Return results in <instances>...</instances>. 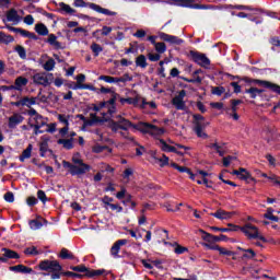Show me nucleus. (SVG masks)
<instances>
[{
	"label": "nucleus",
	"mask_w": 280,
	"mask_h": 280,
	"mask_svg": "<svg viewBox=\"0 0 280 280\" xmlns=\"http://www.w3.org/2000/svg\"><path fill=\"white\" fill-rule=\"evenodd\" d=\"M233 161H235V156H226V158H223V165L224 167H229L231 165V163H233Z\"/></svg>",
	"instance_id": "nucleus-58"
},
{
	"label": "nucleus",
	"mask_w": 280,
	"mask_h": 280,
	"mask_svg": "<svg viewBox=\"0 0 280 280\" xmlns=\"http://www.w3.org/2000/svg\"><path fill=\"white\" fill-rule=\"evenodd\" d=\"M190 56L194 62H196L200 67H209L211 65V60H209V58L205 54L191 50Z\"/></svg>",
	"instance_id": "nucleus-13"
},
{
	"label": "nucleus",
	"mask_w": 280,
	"mask_h": 280,
	"mask_svg": "<svg viewBox=\"0 0 280 280\" xmlns=\"http://www.w3.org/2000/svg\"><path fill=\"white\" fill-rule=\"evenodd\" d=\"M4 200L5 202H14V194L12 191L4 194Z\"/></svg>",
	"instance_id": "nucleus-62"
},
{
	"label": "nucleus",
	"mask_w": 280,
	"mask_h": 280,
	"mask_svg": "<svg viewBox=\"0 0 280 280\" xmlns=\"http://www.w3.org/2000/svg\"><path fill=\"white\" fill-rule=\"evenodd\" d=\"M37 198L42 200V202H47V195L43 190L37 191Z\"/></svg>",
	"instance_id": "nucleus-63"
},
{
	"label": "nucleus",
	"mask_w": 280,
	"mask_h": 280,
	"mask_svg": "<svg viewBox=\"0 0 280 280\" xmlns=\"http://www.w3.org/2000/svg\"><path fill=\"white\" fill-rule=\"evenodd\" d=\"M3 257L5 259H19V254L12 249L9 248H2Z\"/></svg>",
	"instance_id": "nucleus-29"
},
{
	"label": "nucleus",
	"mask_w": 280,
	"mask_h": 280,
	"mask_svg": "<svg viewBox=\"0 0 280 280\" xmlns=\"http://www.w3.org/2000/svg\"><path fill=\"white\" fill-rule=\"evenodd\" d=\"M210 215H212V218H217V220H231V218L235 215V212L219 209L215 212L210 213Z\"/></svg>",
	"instance_id": "nucleus-16"
},
{
	"label": "nucleus",
	"mask_w": 280,
	"mask_h": 280,
	"mask_svg": "<svg viewBox=\"0 0 280 280\" xmlns=\"http://www.w3.org/2000/svg\"><path fill=\"white\" fill-rule=\"evenodd\" d=\"M25 118L23 115L15 113L11 117H9V128H15L19 126V124H23V120Z\"/></svg>",
	"instance_id": "nucleus-19"
},
{
	"label": "nucleus",
	"mask_w": 280,
	"mask_h": 280,
	"mask_svg": "<svg viewBox=\"0 0 280 280\" xmlns=\"http://www.w3.org/2000/svg\"><path fill=\"white\" fill-rule=\"evenodd\" d=\"M8 28L11 32H16L18 34H21V36H24V38H36V35L34 33H30V31L23 30V28H15L12 26H8Z\"/></svg>",
	"instance_id": "nucleus-24"
},
{
	"label": "nucleus",
	"mask_w": 280,
	"mask_h": 280,
	"mask_svg": "<svg viewBox=\"0 0 280 280\" xmlns=\"http://www.w3.org/2000/svg\"><path fill=\"white\" fill-rule=\"evenodd\" d=\"M36 102H38V98L26 96L22 98V106H27V108H32V106L36 105Z\"/></svg>",
	"instance_id": "nucleus-30"
},
{
	"label": "nucleus",
	"mask_w": 280,
	"mask_h": 280,
	"mask_svg": "<svg viewBox=\"0 0 280 280\" xmlns=\"http://www.w3.org/2000/svg\"><path fill=\"white\" fill-rule=\"evenodd\" d=\"M33 82L42 86H49L54 82V73H36L33 75Z\"/></svg>",
	"instance_id": "nucleus-12"
},
{
	"label": "nucleus",
	"mask_w": 280,
	"mask_h": 280,
	"mask_svg": "<svg viewBox=\"0 0 280 280\" xmlns=\"http://www.w3.org/2000/svg\"><path fill=\"white\" fill-rule=\"evenodd\" d=\"M219 252V255H224L226 257H231L233 255V252L224 248V247H220L217 249Z\"/></svg>",
	"instance_id": "nucleus-55"
},
{
	"label": "nucleus",
	"mask_w": 280,
	"mask_h": 280,
	"mask_svg": "<svg viewBox=\"0 0 280 280\" xmlns=\"http://www.w3.org/2000/svg\"><path fill=\"white\" fill-rule=\"evenodd\" d=\"M126 244H128V240L126 238L116 241L110 248V255L115 258L119 257V250H121V246H126Z\"/></svg>",
	"instance_id": "nucleus-18"
},
{
	"label": "nucleus",
	"mask_w": 280,
	"mask_h": 280,
	"mask_svg": "<svg viewBox=\"0 0 280 280\" xmlns=\"http://www.w3.org/2000/svg\"><path fill=\"white\" fill-rule=\"evenodd\" d=\"M14 42V37H12L11 35H7L3 32H0V43H4L5 45H8V43H13Z\"/></svg>",
	"instance_id": "nucleus-42"
},
{
	"label": "nucleus",
	"mask_w": 280,
	"mask_h": 280,
	"mask_svg": "<svg viewBox=\"0 0 280 280\" xmlns=\"http://www.w3.org/2000/svg\"><path fill=\"white\" fill-rule=\"evenodd\" d=\"M158 145L159 148H161L162 152H174L179 156H183V154H185V151L189 150L188 147L182 144L170 145L167 144V142H165V140H159Z\"/></svg>",
	"instance_id": "nucleus-7"
},
{
	"label": "nucleus",
	"mask_w": 280,
	"mask_h": 280,
	"mask_svg": "<svg viewBox=\"0 0 280 280\" xmlns=\"http://www.w3.org/2000/svg\"><path fill=\"white\" fill-rule=\"evenodd\" d=\"M27 115L30 116L28 124L31 127L43 128V126H47L48 119L38 114L36 109L31 108Z\"/></svg>",
	"instance_id": "nucleus-6"
},
{
	"label": "nucleus",
	"mask_w": 280,
	"mask_h": 280,
	"mask_svg": "<svg viewBox=\"0 0 280 280\" xmlns=\"http://www.w3.org/2000/svg\"><path fill=\"white\" fill-rule=\"evenodd\" d=\"M98 80H103V82H107V84H117V78L109 75H101Z\"/></svg>",
	"instance_id": "nucleus-44"
},
{
	"label": "nucleus",
	"mask_w": 280,
	"mask_h": 280,
	"mask_svg": "<svg viewBox=\"0 0 280 280\" xmlns=\"http://www.w3.org/2000/svg\"><path fill=\"white\" fill-rule=\"evenodd\" d=\"M91 50L93 51L94 56H100V54L104 51V48H102L100 44L93 43L91 45Z\"/></svg>",
	"instance_id": "nucleus-47"
},
{
	"label": "nucleus",
	"mask_w": 280,
	"mask_h": 280,
	"mask_svg": "<svg viewBox=\"0 0 280 280\" xmlns=\"http://www.w3.org/2000/svg\"><path fill=\"white\" fill-rule=\"evenodd\" d=\"M30 83V80L27 78L24 77H18L15 79V91H23L24 86H27V84Z\"/></svg>",
	"instance_id": "nucleus-22"
},
{
	"label": "nucleus",
	"mask_w": 280,
	"mask_h": 280,
	"mask_svg": "<svg viewBox=\"0 0 280 280\" xmlns=\"http://www.w3.org/2000/svg\"><path fill=\"white\" fill-rule=\"evenodd\" d=\"M198 177L203 180V185H207V176H209V173L205 171H197Z\"/></svg>",
	"instance_id": "nucleus-60"
},
{
	"label": "nucleus",
	"mask_w": 280,
	"mask_h": 280,
	"mask_svg": "<svg viewBox=\"0 0 280 280\" xmlns=\"http://www.w3.org/2000/svg\"><path fill=\"white\" fill-rule=\"evenodd\" d=\"M199 233L202 234L201 238L205 242H223L224 240H226V235H224V234H221L220 236H215V235L205 232V230H199Z\"/></svg>",
	"instance_id": "nucleus-15"
},
{
	"label": "nucleus",
	"mask_w": 280,
	"mask_h": 280,
	"mask_svg": "<svg viewBox=\"0 0 280 280\" xmlns=\"http://www.w3.org/2000/svg\"><path fill=\"white\" fill-rule=\"evenodd\" d=\"M245 93H248L250 95L252 100H255V97H257V95H261V93H264V90H260L257 88H250V89L246 90Z\"/></svg>",
	"instance_id": "nucleus-35"
},
{
	"label": "nucleus",
	"mask_w": 280,
	"mask_h": 280,
	"mask_svg": "<svg viewBox=\"0 0 280 280\" xmlns=\"http://www.w3.org/2000/svg\"><path fill=\"white\" fill-rule=\"evenodd\" d=\"M45 126H46L45 132H50V133L56 132V122H52V124H47L46 122Z\"/></svg>",
	"instance_id": "nucleus-61"
},
{
	"label": "nucleus",
	"mask_w": 280,
	"mask_h": 280,
	"mask_svg": "<svg viewBox=\"0 0 280 280\" xmlns=\"http://www.w3.org/2000/svg\"><path fill=\"white\" fill-rule=\"evenodd\" d=\"M121 82L122 84H126V82H132V75L125 73L119 78H116V84H119Z\"/></svg>",
	"instance_id": "nucleus-41"
},
{
	"label": "nucleus",
	"mask_w": 280,
	"mask_h": 280,
	"mask_svg": "<svg viewBox=\"0 0 280 280\" xmlns=\"http://www.w3.org/2000/svg\"><path fill=\"white\" fill-rule=\"evenodd\" d=\"M62 275H63V277H71L72 279H82V277H84L80 273H75V272H72V271H66Z\"/></svg>",
	"instance_id": "nucleus-54"
},
{
	"label": "nucleus",
	"mask_w": 280,
	"mask_h": 280,
	"mask_svg": "<svg viewBox=\"0 0 280 280\" xmlns=\"http://www.w3.org/2000/svg\"><path fill=\"white\" fill-rule=\"evenodd\" d=\"M58 120L60 121V124H63L65 126H69V116L59 114Z\"/></svg>",
	"instance_id": "nucleus-57"
},
{
	"label": "nucleus",
	"mask_w": 280,
	"mask_h": 280,
	"mask_svg": "<svg viewBox=\"0 0 280 280\" xmlns=\"http://www.w3.org/2000/svg\"><path fill=\"white\" fill-rule=\"evenodd\" d=\"M258 84L265 86V89H271L275 93H279L280 95V86L268 81H257Z\"/></svg>",
	"instance_id": "nucleus-28"
},
{
	"label": "nucleus",
	"mask_w": 280,
	"mask_h": 280,
	"mask_svg": "<svg viewBox=\"0 0 280 280\" xmlns=\"http://www.w3.org/2000/svg\"><path fill=\"white\" fill-rule=\"evenodd\" d=\"M72 162L74 163V165H82L84 164L82 162V158H80V153H75L73 156H72Z\"/></svg>",
	"instance_id": "nucleus-59"
},
{
	"label": "nucleus",
	"mask_w": 280,
	"mask_h": 280,
	"mask_svg": "<svg viewBox=\"0 0 280 280\" xmlns=\"http://www.w3.org/2000/svg\"><path fill=\"white\" fill-rule=\"evenodd\" d=\"M60 10L62 12H65L66 14H73L75 11L73 8H71V5L65 3V2H60L59 3Z\"/></svg>",
	"instance_id": "nucleus-38"
},
{
	"label": "nucleus",
	"mask_w": 280,
	"mask_h": 280,
	"mask_svg": "<svg viewBox=\"0 0 280 280\" xmlns=\"http://www.w3.org/2000/svg\"><path fill=\"white\" fill-rule=\"evenodd\" d=\"M104 272H106V270L104 269H96V270H91L88 269V273L84 275V277H101V275H104Z\"/></svg>",
	"instance_id": "nucleus-36"
},
{
	"label": "nucleus",
	"mask_w": 280,
	"mask_h": 280,
	"mask_svg": "<svg viewBox=\"0 0 280 280\" xmlns=\"http://www.w3.org/2000/svg\"><path fill=\"white\" fill-rule=\"evenodd\" d=\"M117 100V95H115L108 102L100 103L98 105L92 104L90 105V110H94L96 114H90V120L85 122L86 126H93V124H97L100 121H108L110 119V115L115 113V101Z\"/></svg>",
	"instance_id": "nucleus-1"
},
{
	"label": "nucleus",
	"mask_w": 280,
	"mask_h": 280,
	"mask_svg": "<svg viewBox=\"0 0 280 280\" xmlns=\"http://www.w3.org/2000/svg\"><path fill=\"white\" fill-rule=\"evenodd\" d=\"M39 269L47 272H61L62 266L57 260H44L39 262Z\"/></svg>",
	"instance_id": "nucleus-11"
},
{
	"label": "nucleus",
	"mask_w": 280,
	"mask_h": 280,
	"mask_svg": "<svg viewBox=\"0 0 280 280\" xmlns=\"http://www.w3.org/2000/svg\"><path fill=\"white\" fill-rule=\"evenodd\" d=\"M160 37L162 38V40H165L166 43H172L173 45H180V43H183V39L173 35H167L165 33H161Z\"/></svg>",
	"instance_id": "nucleus-21"
},
{
	"label": "nucleus",
	"mask_w": 280,
	"mask_h": 280,
	"mask_svg": "<svg viewBox=\"0 0 280 280\" xmlns=\"http://www.w3.org/2000/svg\"><path fill=\"white\" fill-rule=\"evenodd\" d=\"M120 104H130L132 106H139V97L120 98Z\"/></svg>",
	"instance_id": "nucleus-34"
},
{
	"label": "nucleus",
	"mask_w": 280,
	"mask_h": 280,
	"mask_svg": "<svg viewBox=\"0 0 280 280\" xmlns=\"http://www.w3.org/2000/svg\"><path fill=\"white\" fill-rule=\"evenodd\" d=\"M33 148L34 147L32 144H28V147L22 152V154L19 156V161H21V163H25V160L32 156Z\"/></svg>",
	"instance_id": "nucleus-27"
},
{
	"label": "nucleus",
	"mask_w": 280,
	"mask_h": 280,
	"mask_svg": "<svg viewBox=\"0 0 280 280\" xmlns=\"http://www.w3.org/2000/svg\"><path fill=\"white\" fill-rule=\"evenodd\" d=\"M166 3L179 8H190L191 10H211V5L198 4L196 0H167Z\"/></svg>",
	"instance_id": "nucleus-4"
},
{
	"label": "nucleus",
	"mask_w": 280,
	"mask_h": 280,
	"mask_svg": "<svg viewBox=\"0 0 280 280\" xmlns=\"http://www.w3.org/2000/svg\"><path fill=\"white\" fill-rule=\"evenodd\" d=\"M15 51L19 54L20 58H22V60H25V58H27V52L25 51V48L23 46H18L15 48Z\"/></svg>",
	"instance_id": "nucleus-51"
},
{
	"label": "nucleus",
	"mask_w": 280,
	"mask_h": 280,
	"mask_svg": "<svg viewBox=\"0 0 280 280\" xmlns=\"http://www.w3.org/2000/svg\"><path fill=\"white\" fill-rule=\"evenodd\" d=\"M73 5L74 8H90V10H94V12H98V14H105V16H117V12L104 9L93 2L86 3L84 0H74Z\"/></svg>",
	"instance_id": "nucleus-2"
},
{
	"label": "nucleus",
	"mask_w": 280,
	"mask_h": 280,
	"mask_svg": "<svg viewBox=\"0 0 280 280\" xmlns=\"http://www.w3.org/2000/svg\"><path fill=\"white\" fill-rule=\"evenodd\" d=\"M243 250V257L245 258V259H253L254 257H255V250H253V249H242Z\"/></svg>",
	"instance_id": "nucleus-53"
},
{
	"label": "nucleus",
	"mask_w": 280,
	"mask_h": 280,
	"mask_svg": "<svg viewBox=\"0 0 280 280\" xmlns=\"http://www.w3.org/2000/svg\"><path fill=\"white\" fill-rule=\"evenodd\" d=\"M137 67H141V69H145L148 67V61L143 55H140L136 59Z\"/></svg>",
	"instance_id": "nucleus-37"
},
{
	"label": "nucleus",
	"mask_w": 280,
	"mask_h": 280,
	"mask_svg": "<svg viewBox=\"0 0 280 280\" xmlns=\"http://www.w3.org/2000/svg\"><path fill=\"white\" fill-rule=\"evenodd\" d=\"M24 23H25L26 25H34V16H32V15H26V16L24 18Z\"/></svg>",
	"instance_id": "nucleus-64"
},
{
	"label": "nucleus",
	"mask_w": 280,
	"mask_h": 280,
	"mask_svg": "<svg viewBox=\"0 0 280 280\" xmlns=\"http://www.w3.org/2000/svg\"><path fill=\"white\" fill-rule=\"evenodd\" d=\"M154 47L158 54H165V51H167V46H165V43H156Z\"/></svg>",
	"instance_id": "nucleus-50"
},
{
	"label": "nucleus",
	"mask_w": 280,
	"mask_h": 280,
	"mask_svg": "<svg viewBox=\"0 0 280 280\" xmlns=\"http://www.w3.org/2000/svg\"><path fill=\"white\" fill-rule=\"evenodd\" d=\"M113 201H114L113 197L104 196L102 198V202H103V205H105L106 209H108V207H110V205H113L112 203Z\"/></svg>",
	"instance_id": "nucleus-56"
},
{
	"label": "nucleus",
	"mask_w": 280,
	"mask_h": 280,
	"mask_svg": "<svg viewBox=\"0 0 280 280\" xmlns=\"http://www.w3.org/2000/svg\"><path fill=\"white\" fill-rule=\"evenodd\" d=\"M70 270H73L74 272H84L85 275L89 272V268L84 265L70 267Z\"/></svg>",
	"instance_id": "nucleus-48"
},
{
	"label": "nucleus",
	"mask_w": 280,
	"mask_h": 280,
	"mask_svg": "<svg viewBox=\"0 0 280 280\" xmlns=\"http://www.w3.org/2000/svg\"><path fill=\"white\" fill-rule=\"evenodd\" d=\"M30 226L33 231H38V229L43 228V222L39 220H32L30 221Z\"/></svg>",
	"instance_id": "nucleus-49"
},
{
	"label": "nucleus",
	"mask_w": 280,
	"mask_h": 280,
	"mask_svg": "<svg viewBox=\"0 0 280 280\" xmlns=\"http://www.w3.org/2000/svg\"><path fill=\"white\" fill-rule=\"evenodd\" d=\"M47 43L51 47H54L55 49H61L62 48V44H60V42H58V37L54 34L48 35Z\"/></svg>",
	"instance_id": "nucleus-25"
},
{
	"label": "nucleus",
	"mask_w": 280,
	"mask_h": 280,
	"mask_svg": "<svg viewBox=\"0 0 280 280\" xmlns=\"http://www.w3.org/2000/svg\"><path fill=\"white\" fill-rule=\"evenodd\" d=\"M194 119H195L194 130H195L197 137H199L200 139H207L205 128H207L209 126V122H207L205 120V117L202 115H195Z\"/></svg>",
	"instance_id": "nucleus-9"
},
{
	"label": "nucleus",
	"mask_w": 280,
	"mask_h": 280,
	"mask_svg": "<svg viewBox=\"0 0 280 280\" xmlns=\"http://www.w3.org/2000/svg\"><path fill=\"white\" fill-rule=\"evenodd\" d=\"M59 257L61 259H73V254H71V252H69V249L62 248Z\"/></svg>",
	"instance_id": "nucleus-46"
},
{
	"label": "nucleus",
	"mask_w": 280,
	"mask_h": 280,
	"mask_svg": "<svg viewBox=\"0 0 280 280\" xmlns=\"http://www.w3.org/2000/svg\"><path fill=\"white\" fill-rule=\"evenodd\" d=\"M160 163V167H165V165H170V158L163 154L162 158L156 160Z\"/></svg>",
	"instance_id": "nucleus-52"
},
{
	"label": "nucleus",
	"mask_w": 280,
	"mask_h": 280,
	"mask_svg": "<svg viewBox=\"0 0 280 280\" xmlns=\"http://www.w3.org/2000/svg\"><path fill=\"white\" fill-rule=\"evenodd\" d=\"M59 145H62L66 150H71L73 148V141L69 139H59Z\"/></svg>",
	"instance_id": "nucleus-39"
},
{
	"label": "nucleus",
	"mask_w": 280,
	"mask_h": 280,
	"mask_svg": "<svg viewBox=\"0 0 280 280\" xmlns=\"http://www.w3.org/2000/svg\"><path fill=\"white\" fill-rule=\"evenodd\" d=\"M7 21L10 23H19L21 21V16H19V12L15 9H11L7 12Z\"/></svg>",
	"instance_id": "nucleus-23"
},
{
	"label": "nucleus",
	"mask_w": 280,
	"mask_h": 280,
	"mask_svg": "<svg viewBox=\"0 0 280 280\" xmlns=\"http://www.w3.org/2000/svg\"><path fill=\"white\" fill-rule=\"evenodd\" d=\"M187 95V92L185 90H182L178 95L173 97L172 104L175 106L177 110H185L186 105H185V96Z\"/></svg>",
	"instance_id": "nucleus-14"
},
{
	"label": "nucleus",
	"mask_w": 280,
	"mask_h": 280,
	"mask_svg": "<svg viewBox=\"0 0 280 280\" xmlns=\"http://www.w3.org/2000/svg\"><path fill=\"white\" fill-rule=\"evenodd\" d=\"M109 128L113 132H117L118 130H128V128H132V122L121 116H116L109 120Z\"/></svg>",
	"instance_id": "nucleus-5"
},
{
	"label": "nucleus",
	"mask_w": 280,
	"mask_h": 280,
	"mask_svg": "<svg viewBox=\"0 0 280 280\" xmlns=\"http://www.w3.org/2000/svg\"><path fill=\"white\" fill-rule=\"evenodd\" d=\"M72 89H73V91H79V90H89V91H93V85H90V84H80V83L77 82Z\"/></svg>",
	"instance_id": "nucleus-45"
},
{
	"label": "nucleus",
	"mask_w": 280,
	"mask_h": 280,
	"mask_svg": "<svg viewBox=\"0 0 280 280\" xmlns=\"http://www.w3.org/2000/svg\"><path fill=\"white\" fill-rule=\"evenodd\" d=\"M40 253H43V252L38 250V248H36V246L27 247L24 250L25 255H32V256L40 255Z\"/></svg>",
	"instance_id": "nucleus-43"
},
{
	"label": "nucleus",
	"mask_w": 280,
	"mask_h": 280,
	"mask_svg": "<svg viewBox=\"0 0 280 280\" xmlns=\"http://www.w3.org/2000/svg\"><path fill=\"white\" fill-rule=\"evenodd\" d=\"M211 150H215L220 156H224V145L214 142L210 144Z\"/></svg>",
	"instance_id": "nucleus-33"
},
{
	"label": "nucleus",
	"mask_w": 280,
	"mask_h": 280,
	"mask_svg": "<svg viewBox=\"0 0 280 280\" xmlns=\"http://www.w3.org/2000/svg\"><path fill=\"white\" fill-rule=\"evenodd\" d=\"M35 32H37L39 36H47L49 34V30H47V26H45V24H36Z\"/></svg>",
	"instance_id": "nucleus-31"
},
{
	"label": "nucleus",
	"mask_w": 280,
	"mask_h": 280,
	"mask_svg": "<svg viewBox=\"0 0 280 280\" xmlns=\"http://www.w3.org/2000/svg\"><path fill=\"white\" fill-rule=\"evenodd\" d=\"M43 69L45 71H54V69H56V60L49 58L44 65H43Z\"/></svg>",
	"instance_id": "nucleus-32"
},
{
	"label": "nucleus",
	"mask_w": 280,
	"mask_h": 280,
	"mask_svg": "<svg viewBox=\"0 0 280 280\" xmlns=\"http://www.w3.org/2000/svg\"><path fill=\"white\" fill-rule=\"evenodd\" d=\"M233 176H237L241 180H255L250 173L246 168L241 167L240 170H234L232 172Z\"/></svg>",
	"instance_id": "nucleus-17"
},
{
	"label": "nucleus",
	"mask_w": 280,
	"mask_h": 280,
	"mask_svg": "<svg viewBox=\"0 0 280 280\" xmlns=\"http://www.w3.org/2000/svg\"><path fill=\"white\" fill-rule=\"evenodd\" d=\"M65 167H69L70 170V174H72V176H80V174H86V172H89V170H91V166H89V164H71L68 162L63 163Z\"/></svg>",
	"instance_id": "nucleus-10"
},
{
	"label": "nucleus",
	"mask_w": 280,
	"mask_h": 280,
	"mask_svg": "<svg viewBox=\"0 0 280 280\" xmlns=\"http://www.w3.org/2000/svg\"><path fill=\"white\" fill-rule=\"evenodd\" d=\"M133 128L141 130V132L152 135L153 137H162V135H165L164 128H159L148 122H140L138 126H135Z\"/></svg>",
	"instance_id": "nucleus-8"
},
{
	"label": "nucleus",
	"mask_w": 280,
	"mask_h": 280,
	"mask_svg": "<svg viewBox=\"0 0 280 280\" xmlns=\"http://www.w3.org/2000/svg\"><path fill=\"white\" fill-rule=\"evenodd\" d=\"M214 10H250V8L246 7V5H236L233 7L231 4H225V5H218L214 7Z\"/></svg>",
	"instance_id": "nucleus-26"
},
{
	"label": "nucleus",
	"mask_w": 280,
	"mask_h": 280,
	"mask_svg": "<svg viewBox=\"0 0 280 280\" xmlns=\"http://www.w3.org/2000/svg\"><path fill=\"white\" fill-rule=\"evenodd\" d=\"M275 210L272 208L267 209V213L264 214V218L271 220L272 222H279V217H275L272 213Z\"/></svg>",
	"instance_id": "nucleus-40"
},
{
	"label": "nucleus",
	"mask_w": 280,
	"mask_h": 280,
	"mask_svg": "<svg viewBox=\"0 0 280 280\" xmlns=\"http://www.w3.org/2000/svg\"><path fill=\"white\" fill-rule=\"evenodd\" d=\"M244 233L245 236H247L248 240H260V242H268L264 235L259 232V228L253 225V223H246L245 225L241 228H236Z\"/></svg>",
	"instance_id": "nucleus-3"
},
{
	"label": "nucleus",
	"mask_w": 280,
	"mask_h": 280,
	"mask_svg": "<svg viewBox=\"0 0 280 280\" xmlns=\"http://www.w3.org/2000/svg\"><path fill=\"white\" fill-rule=\"evenodd\" d=\"M10 270L12 272H21L22 275H32V272H34L32 268L24 265L12 266Z\"/></svg>",
	"instance_id": "nucleus-20"
}]
</instances>
